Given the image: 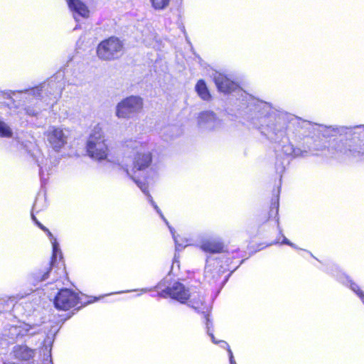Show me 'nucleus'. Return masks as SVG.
I'll use <instances>...</instances> for the list:
<instances>
[{
    "mask_svg": "<svg viewBox=\"0 0 364 364\" xmlns=\"http://www.w3.org/2000/svg\"><path fill=\"white\" fill-rule=\"evenodd\" d=\"M200 248L203 251L212 254L210 256L218 258V262H224L227 266L230 265L233 258L243 257L238 249L232 251H224V243L219 237L203 240L200 245Z\"/></svg>",
    "mask_w": 364,
    "mask_h": 364,
    "instance_id": "4",
    "label": "nucleus"
},
{
    "mask_svg": "<svg viewBox=\"0 0 364 364\" xmlns=\"http://www.w3.org/2000/svg\"><path fill=\"white\" fill-rule=\"evenodd\" d=\"M219 343H220V346L222 348H227L228 352L229 353V350H231V349H230L228 343L224 341H219Z\"/></svg>",
    "mask_w": 364,
    "mask_h": 364,
    "instance_id": "28",
    "label": "nucleus"
},
{
    "mask_svg": "<svg viewBox=\"0 0 364 364\" xmlns=\"http://www.w3.org/2000/svg\"><path fill=\"white\" fill-rule=\"evenodd\" d=\"M49 146L55 151H60L67 144V136L63 129L59 127L52 126L43 133Z\"/></svg>",
    "mask_w": 364,
    "mask_h": 364,
    "instance_id": "12",
    "label": "nucleus"
},
{
    "mask_svg": "<svg viewBox=\"0 0 364 364\" xmlns=\"http://www.w3.org/2000/svg\"><path fill=\"white\" fill-rule=\"evenodd\" d=\"M264 129L262 138L274 144L275 171L280 178L291 160L317 156V151L326 149L353 160L350 127L312 123L277 107Z\"/></svg>",
    "mask_w": 364,
    "mask_h": 364,
    "instance_id": "1",
    "label": "nucleus"
},
{
    "mask_svg": "<svg viewBox=\"0 0 364 364\" xmlns=\"http://www.w3.org/2000/svg\"><path fill=\"white\" fill-rule=\"evenodd\" d=\"M229 360L230 364H237L231 350H229Z\"/></svg>",
    "mask_w": 364,
    "mask_h": 364,
    "instance_id": "27",
    "label": "nucleus"
},
{
    "mask_svg": "<svg viewBox=\"0 0 364 364\" xmlns=\"http://www.w3.org/2000/svg\"><path fill=\"white\" fill-rule=\"evenodd\" d=\"M32 328L31 325L26 323L10 325L8 328L6 329L4 336L6 337L7 340L16 342L26 336H32L33 333H29Z\"/></svg>",
    "mask_w": 364,
    "mask_h": 364,
    "instance_id": "14",
    "label": "nucleus"
},
{
    "mask_svg": "<svg viewBox=\"0 0 364 364\" xmlns=\"http://www.w3.org/2000/svg\"><path fill=\"white\" fill-rule=\"evenodd\" d=\"M150 202L151 203V204L153 205V206L154 207V208L158 211L159 212V209H158V207L157 205L155 204V203L154 202L153 199L151 198H150Z\"/></svg>",
    "mask_w": 364,
    "mask_h": 364,
    "instance_id": "33",
    "label": "nucleus"
},
{
    "mask_svg": "<svg viewBox=\"0 0 364 364\" xmlns=\"http://www.w3.org/2000/svg\"><path fill=\"white\" fill-rule=\"evenodd\" d=\"M57 248V245L55 243V242L53 243V259H55V251Z\"/></svg>",
    "mask_w": 364,
    "mask_h": 364,
    "instance_id": "32",
    "label": "nucleus"
},
{
    "mask_svg": "<svg viewBox=\"0 0 364 364\" xmlns=\"http://www.w3.org/2000/svg\"><path fill=\"white\" fill-rule=\"evenodd\" d=\"M25 111L28 115L31 116V117L36 116V114H37V112L33 109L26 108Z\"/></svg>",
    "mask_w": 364,
    "mask_h": 364,
    "instance_id": "26",
    "label": "nucleus"
},
{
    "mask_svg": "<svg viewBox=\"0 0 364 364\" xmlns=\"http://www.w3.org/2000/svg\"><path fill=\"white\" fill-rule=\"evenodd\" d=\"M195 90L198 97L203 101L209 102L212 100V95L204 80H199L195 86Z\"/></svg>",
    "mask_w": 364,
    "mask_h": 364,
    "instance_id": "20",
    "label": "nucleus"
},
{
    "mask_svg": "<svg viewBox=\"0 0 364 364\" xmlns=\"http://www.w3.org/2000/svg\"><path fill=\"white\" fill-rule=\"evenodd\" d=\"M12 134L10 127L5 122L0 120V137L9 138L12 136Z\"/></svg>",
    "mask_w": 364,
    "mask_h": 364,
    "instance_id": "23",
    "label": "nucleus"
},
{
    "mask_svg": "<svg viewBox=\"0 0 364 364\" xmlns=\"http://www.w3.org/2000/svg\"><path fill=\"white\" fill-rule=\"evenodd\" d=\"M211 77L218 90L228 95L226 112L237 118L243 119L250 127L262 137L264 128L269 123L277 107L247 93L226 75L214 71Z\"/></svg>",
    "mask_w": 364,
    "mask_h": 364,
    "instance_id": "2",
    "label": "nucleus"
},
{
    "mask_svg": "<svg viewBox=\"0 0 364 364\" xmlns=\"http://www.w3.org/2000/svg\"><path fill=\"white\" fill-rule=\"evenodd\" d=\"M245 259H242L240 263L232 269L230 271V273L228 274V275H227L225 277V278L224 279V280L223 281V285H224L228 280L229 277H230V275L232 274V273L235 271L240 265H241L243 262H244Z\"/></svg>",
    "mask_w": 364,
    "mask_h": 364,
    "instance_id": "25",
    "label": "nucleus"
},
{
    "mask_svg": "<svg viewBox=\"0 0 364 364\" xmlns=\"http://www.w3.org/2000/svg\"><path fill=\"white\" fill-rule=\"evenodd\" d=\"M186 41H187V43L189 45L191 50H193V47L187 36H186Z\"/></svg>",
    "mask_w": 364,
    "mask_h": 364,
    "instance_id": "36",
    "label": "nucleus"
},
{
    "mask_svg": "<svg viewBox=\"0 0 364 364\" xmlns=\"http://www.w3.org/2000/svg\"><path fill=\"white\" fill-rule=\"evenodd\" d=\"M278 213H279V198L277 197L274 201L272 202L270 210L269 212V219H271L272 218L275 219V221L277 224V226H278V228L279 230V233L282 235V236L283 237V240L280 242V244L281 245H292V242L282 234V230L280 229L279 225ZM278 243H279V242L277 240L274 241V242L271 243L270 245H276Z\"/></svg>",
    "mask_w": 364,
    "mask_h": 364,
    "instance_id": "17",
    "label": "nucleus"
},
{
    "mask_svg": "<svg viewBox=\"0 0 364 364\" xmlns=\"http://www.w3.org/2000/svg\"><path fill=\"white\" fill-rule=\"evenodd\" d=\"M14 358L19 361H28L35 356V350L26 345H16L13 348Z\"/></svg>",
    "mask_w": 364,
    "mask_h": 364,
    "instance_id": "16",
    "label": "nucleus"
},
{
    "mask_svg": "<svg viewBox=\"0 0 364 364\" xmlns=\"http://www.w3.org/2000/svg\"><path fill=\"white\" fill-rule=\"evenodd\" d=\"M230 270V268L224 262H218V258L208 256L204 269V277L209 284H214L221 278L222 274Z\"/></svg>",
    "mask_w": 364,
    "mask_h": 364,
    "instance_id": "9",
    "label": "nucleus"
},
{
    "mask_svg": "<svg viewBox=\"0 0 364 364\" xmlns=\"http://www.w3.org/2000/svg\"><path fill=\"white\" fill-rule=\"evenodd\" d=\"M198 126L201 131H217L222 128L223 122L212 111H205L199 114Z\"/></svg>",
    "mask_w": 364,
    "mask_h": 364,
    "instance_id": "13",
    "label": "nucleus"
},
{
    "mask_svg": "<svg viewBox=\"0 0 364 364\" xmlns=\"http://www.w3.org/2000/svg\"><path fill=\"white\" fill-rule=\"evenodd\" d=\"M69 9L77 13L82 18H88L90 16V10L87 5L80 0H67Z\"/></svg>",
    "mask_w": 364,
    "mask_h": 364,
    "instance_id": "19",
    "label": "nucleus"
},
{
    "mask_svg": "<svg viewBox=\"0 0 364 364\" xmlns=\"http://www.w3.org/2000/svg\"><path fill=\"white\" fill-rule=\"evenodd\" d=\"M53 303L57 309L68 311L76 307L80 301L77 293L70 289L63 288L55 295Z\"/></svg>",
    "mask_w": 364,
    "mask_h": 364,
    "instance_id": "10",
    "label": "nucleus"
},
{
    "mask_svg": "<svg viewBox=\"0 0 364 364\" xmlns=\"http://www.w3.org/2000/svg\"><path fill=\"white\" fill-rule=\"evenodd\" d=\"M125 172L130 178L134 181V183L139 187V188L146 195H148L150 198V195L149 194V185L147 183L140 181L139 180L136 179L132 176L130 175L129 171L127 168L124 169Z\"/></svg>",
    "mask_w": 364,
    "mask_h": 364,
    "instance_id": "21",
    "label": "nucleus"
},
{
    "mask_svg": "<svg viewBox=\"0 0 364 364\" xmlns=\"http://www.w3.org/2000/svg\"><path fill=\"white\" fill-rule=\"evenodd\" d=\"M205 291L200 286L199 280L195 279L191 282L183 284V304L201 314L205 320L206 331L214 343H218L213 333V322L210 319V309L205 301Z\"/></svg>",
    "mask_w": 364,
    "mask_h": 364,
    "instance_id": "3",
    "label": "nucleus"
},
{
    "mask_svg": "<svg viewBox=\"0 0 364 364\" xmlns=\"http://www.w3.org/2000/svg\"><path fill=\"white\" fill-rule=\"evenodd\" d=\"M327 274L334 277L340 283L350 288L362 301L364 304V291H363L359 286L353 282L348 275L339 269L338 265L334 263L328 262L326 264V267L322 269Z\"/></svg>",
    "mask_w": 364,
    "mask_h": 364,
    "instance_id": "8",
    "label": "nucleus"
},
{
    "mask_svg": "<svg viewBox=\"0 0 364 364\" xmlns=\"http://www.w3.org/2000/svg\"><path fill=\"white\" fill-rule=\"evenodd\" d=\"M32 219H33V222L35 223V224H36V225H37V223H40V222L37 220L36 217L35 215H32Z\"/></svg>",
    "mask_w": 364,
    "mask_h": 364,
    "instance_id": "35",
    "label": "nucleus"
},
{
    "mask_svg": "<svg viewBox=\"0 0 364 364\" xmlns=\"http://www.w3.org/2000/svg\"><path fill=\"white\" fill-rule=\"evenodd\" d=\"M170 230H171V232L172 236H173V239H174V240H175V242H176V250H178V247L180 246V245L178 243V241H177V240H176V239L175 233H174V232H173V229H172V228H170Z\"/></svg>",
    "mask_w": 364,
    "mask_h": 364,
    "instance_id": "29",
    "label": "nucleus"
},
{
    "mask_svg": "<svg viewBox=\"0 0 364 364\" xmlns=\"http://www.w3.org/2000/svg\"><path fill=\"white\" fill-rule=\"evenodd\" d=\"M159 294L161 297H171L182 302V284L179 282H176L171 287H168Z\"/></svg>",
    "mask_w": 364,
    "mask_h": 364,
    "instance_id": "18",
    "label": "nucleus"
},
{
    "mask_svg": "<svg viewBox=\"0 0 364 364\" xmlns=\"http://www.w3.org/2000/svg\"><path fill=\"white\" fill-rule=\"evenodd\" d=\"M123 50V42L118 37L110 36L100 42L96 54L101 60L112 61L119 58Z\"/></svg>",
    "mask_w": 364,
    "mask_h": 364,
    "instance_id": "6",
    "label": "nucleus"
},
{
    "mask_svg": "<svg viewBox=\"0 0 364 364\" xmlns=\"http://www.w3.org/2000/svg\"><path fill=\"white\" fill-rule=\"evenodd\" d=\"M289 246L293 247V248H294V249H298V247L295 244H294V243H292V245H289Z\"/></svg>",
    "mask_w": 364,
    "mask_h": 364,
    "instance_id": "37",
    "label": "nucleus"
},
{
    "mask_svg": "<svg viewBox=\"0 0 364 364\" xmlns=\"http://www.w3.org/2000/svg\"><path fill=\"white\" fill-rule=\"evenodd\" d=\"M50 270H51V265L49 266V267L48 268L47 272L42 276V277H41L42 280H45V279H46L48 278V274H49Z\"/></svg>",
    "mask_w": 364,
    "mask_h": 364,
    "instance_id": "30",
    "label": "nucleus"
},
{
    "mask_svg": "<svg viewBox=\"0 0 364 364\" xmlns=\"http://www.w3.org/2000/svg\"><path fill=\"white\" fill-rule=\"evenodd\" d=\"M152 163V154L146 150L137 151L133 159V171H144L149 168Z\"/></svg>",
    "mask_w": 364,
    "mask_h": 364,
    "instance_id": "15",
    "label": "nucleus"
},
{
    "mask_svg": "<svg viewBox=\"0 0 364 364\" xmlns=\"http://www.w3.org/2000/svg\"><path fill=\"white\" fill-rule=\"evenodd\" d=\"M191 244L190 242H188V240H185L183 239V248L186 246H189L191 245Z\"/></svg>",
    "mask_w": 364,
    "mask_h": 364,
    "instance_id": "34",
    "label": "nucleus"
},
{
    "mask_svg": "<svg viewBox=\"0 0 364 364\" xmlns=\"http://www.w3.org/2000/svg\"><path fill=\"white\" fill-rule=\"evenodd\" d=\"M37 226L41 229L42 230L43 232H45L47 235L50 238V239H53V235L52 234V232L46 228L45 227L42 223H37Z\"/></svg>",
    "mask_w": 364,
    "mask_h": 364,
    "instance_id": "24",
    "label": "nucleus"
},
{
    "mask_svg": "<svg viewBox=\"0 0 364 364\" xmlns=\"http://www.w3.org/2000/svg\"><path fill=\"white\" fill-rule=\"evenodd\" d=\"M144 100L138 95H130L122 99L116 106V116L119 119H129L133 114L143 109Z\"/></svg>",
    "mask_w": 364,
    "mask_h": 364,
    "instance_id": "7",
    "label": "nucleus"
},
{
    "mask_svg": "<svg viewBox=\"0 0 364 364\" xmlns=\"http://www.w3.org/2000/svg\"><path fill=\"white\" fill-rule=\"evenodd\" d=\"M86 151L87 155L94 160L100 161L107 159L109 148L100 129H95L90 134L86 144Z\"/></svg>",
    "mask_w": 364,
    "mask_h": 364,
    "instance_id": "5",
    "label": "nucleus"
},
{
    "mask_svg": "<svg viewBox=\"0 0 364 364\" xmlns=\"http://www.w3.org/2000/svg\"><path fill=\"white\" fill-rule=\"evenodd\" d=\"M351 129V139L353 144V161H359L364 159V124L350 127Z\"/></svg>",
    "mask_w": 364,
    "mask_h": 364,
    "instance_id": "11",
    "label": "nucleus"
},
{
    "mask_svg": "<svg viewBox=\"0 0 364 364\" xmlns=\"http://www.w3.org/2000/svg\"><path fill=\"white\" fill-rule=\"evenodd\" d=\"M151 4V6L155 10H163L165 9L170 3L171 0H149Z\"/></svg>",
    "mask_w": 364,
    "mask_h": 364,
    "instance_id": "22",
    "label": "nucleus"
},
{
    "mask_svg": "<svg viewBox=\"0 0 364 364\" xmlns=\"http://www.w3.org/2000/svg\"><path fill=\"white\" fill-rule=\"evenodd\" d=\"M193 55H194V60L198 64H200L201 58L199 55H198L196 53L193 52Z\"/></svg>",
    "mask_w": 364,
    "mask_h": 364,
    "instance_id": "31",
    "label": "nucleus"
}]
</instances>
